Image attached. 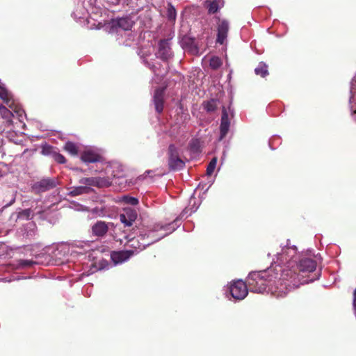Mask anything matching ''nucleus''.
I'll use <instances>...</instances> for the list:
<instances>
[{"label":"nucleus","instance_id":"1","mask_svg":"<svg viewBox=\"0 0 356 356\" xmlns=\"http://www.w3.org/2000/svg\"><path fill=\"white\" fill-rule=\"evenodd\" d=\"M316 268V262L315 260L310 258L301 259L297 265L298 273L290 270L284 273L283 279L289 282V283L284 284L286 289H296L301 284L312 282V279L308 280L306 278L307 274L314 271Z\"/></svg>","mask_w":356,"mask_h":356},{"label":"nucleus","instance_id":"2","mask_svg":"<svg viewBox=\"0 0 356 356\" xmlns=\"http://www.w3.org/2000/svg\"><path fill=\"white\" fill-rule=\"evenodd\" d=\"M276 277L273 270L268 268L264 270L251 272L247 278V283L251 291L263 293Z\"/></svg>","mask_w":356,"mask_h":356},{"label":"nucleus","instance_id":"3","mask_svg":"<svg viewBox=\"0 0 356 356\" xmlns=\"http://www.w3.org/2000/svg\"><path fill=\"white\" fill-rule=\"evenodd\" d=\"M167 154L170 170L178 171L185 167L184 161L180 158L179 149L174 144L169 145Z\"/></svg>","mask_w":356,"mask_h":356},{"label":"nucleus","instance_id":"4","mask_svg":"<svg viewBox=\"0 0 356 356\" xmlns=\"http://www.w3.org/2000/svg\"><path fill=\"white\" fill-rule=\"evenodd\" d=\"M248 283L243 282L242 280H237L233 282L229 286V292L232 296L236 300L244 299L248 293Z\"/></svg>","mask_w":356,"mask_h":356},{"label":"nucleus","instance_id":"5","mask_svg":"<svg viewBox=\"0 0 356 356\" xmlns=\"http://www.w3.org/2000/svg\"><path fill=\"white\" fill-rule=\"evenodd\" d=\"M79 182L88 187L105 188L111 185V181L108 177H83L79 179Z\"/></svg>","mask_w":356,"mask_h":356},{"label":"nucleus","instance_id":"6","mask_svg":"<svg viewBox=\"0 0 356 356\" xmlns=\"http://www.w3.org/2000/svg\"><path fill=\"white\" fill-rule=\"evenodd\" d=\"M158 52L156 56L162 60L166 61L171 58L173 56L172 51L170 47V43L169 39L160 40L158 44Z\"/></svg>","mask_w":356,"mask_h":356},{"label":"nucleus","instance_id":"7","mask_svg":"<svg viewBox=\"0 0 356 356\" xmlns=\"http://www.w3.org/2000/svg\"><path fill=\"white\" fill-rule=\"evenodd\" d=\"M135 22L132 20L130 15H126L122 17H118L111 20V27L113 29H120L124 31L131 30Z\"/></svg>","mask_w":356,"mask_h":356},{"label":"nucleus","instance_id":"8","mask_svg":"<svg viewBox=\"0 0 356 356\" xmlns=\"http://www.w3.org/2000/svg\"><path fill=\"white\" fill-rule=\"evenodd\" d=\"M163 236H160L158 239L154 241H151L147 243H140L138 238H136L134 236L131 237L130 235H125L124 238L127 239V243L129 246L132 248L131 250H134L135 254L140 252V251L145 249L146 247L149 246L150 244L154 242L158 241Z\"/></svg>","mask_w":356,"mask_h":356},{"label":"nucleus","instance_id":"9","mask_svg":"<svg viewBox=\"0 0 356 356\" xmlns=\"http://www.w3.org/2000/svg\"><path fill=\"white\" fill-rule=\"evenodd\" d=\"M58 185L57 179L55 178H45L36 182L33 189L37 193H42L54 188Z\"/></svg>","mask_w":356,"mask_h":356},{"label":"nucleus","instance_id":"10","mask_svg":"<svg viewBox=\"0 0 356 356\" xmlns=\"http://www.w3.org/2000/svg\"><path fill=\"white\" fill-rule=\"evenodd\" d=\"M138 217L137 211L132 208L124 209L123 213L119 216L120 220L124 224V227H130Z\"/></svg>","mask_w":356,"mask_h":356},{"label":"nucleus","instance_id":"11","mask_svg":"<svg viewBox=\"0 0 356 356\" xmlns=\"http://www.w3.org/2000/svg\"><path fill=\"white\" fill-rule=\"evenodd\" d=\"M165 88H157L154 90L153 101L155 110L158 113H161L164 107Z\"/></svg>","mask_w":356,"mask_h":356},{"label":"nucleus","instance_id":"12","mask_svg":"<svg viewBox=\"0 0 356 356\" xmlns=\"http://www.w3.org/2000/svg\"><path fill=\"white\" fill-rule=\"evenodd\" d=\"M229 127L230 120L229 119L228 113L225 107L223 106L222 110V115L220 125L219 140H222L226 137L229 130Z\"/></svg>","mask_w":356,"mask_h":356},{"label":"nucleus","instance_id":"13","mask_svg":"<svg viewBox=\"0 0 356 356\" xmlns=\"http://www.w3.org/2000/svg\"><path fill=\"white\" fill-rule=\"evenodd\" d=\"M229 23L227 20L222 19L220 20L217 24V38H216V42L219 43L220 44H222L225 41L227 33L229 31Z\"/></svg>","mask_w":356,"mask_h":356},{"label":"nucleus","instance_id":"14","mask_svg":"<svg viewBox=\"0 0 356 356\" xmlns=\"http://www.w3.org/2000/svg\"><path fill=\"white\" fill-rule=\"evenodd\" d=\"M134 254H135L134 250L113 251L111 253V258L115 264H121L127 261Z\"/></svg>","mask_w":356,"mask_h":356},{"label":"nucleus","instance_id":"15","mask_svg":"<svg viewBox=\"0 0 356 356\" xmlns=\"http://www.w3.org/2000/svg\"><path fill=\"white\" fill-rule=\"evenodd\" d=\"M91 230L93 236L104 237L108 231V223L98 220L92 226Z\"/></svg>","mask_w":356,"mask_h":356},{"label":"nucleus","instance_id":"16","mask_svg":"<svg viewBox=\"0 0 356 356\" xmlns=\"http://www.w3.org/2000/svg\"><path fill=\"white\" fill-rule=\"evenodd\" d=\"M101 159L99 154L91 150L84 151L81 155V160L84 163H96L100 161Z\"/></svg>","mask_w":356,"mask_h":356},{"label":"nucleus","instance_id":"17","mask_svg":"<svg viewBox=\"0 0 356 356\" xmlns=\"http://www.w3.org/2000/svg\"><path fill=\"white\" fill-rule=\"evenodd\" d=\"M92 191V190L90 187L86 186H74L70 188L69 195L70 196L75 197L83 194H88Z\"/></svg>","mask_w":356,"mask_h":356},{"label":"nucleus","instance_id":"18","mask_svg":"<svg viewBox=\"0 0 356 356\" xmlns=\"http://www.w3.org/2000/svg\"><path fill=\"white\" fill-rule=\"evenodd\" d=\"M166 17L169 22H175L177 18V10L171 2L167 3Z\"/></svg>","mask_w":356,"mask_h":356},{"label":"nucleus","instance_id":"19","mask_svg":"<svg viewBox=\"0 0 356 356\" xmlns=\"http://www.w3.org/2000/svg\"><path fill=\"white\" fill-rule=\"evenodd\" d=\"M218 101L215 99H211L203 103L204 108L209 113L214 112L218 108Z\"/></svg>","mask_w":356,"mask_h":356},{"label":"nucleus","instance_id":"20","mask_svg":"<svg viewBox=\"0 0 356 356\" xmlns=\"http://www.w3.org/2000/svg\"><path fill=\"white\" fill-rule=\"evenodd\" d=\"M122 3L124 6L129 7L132 10H135L136 13H138L143 9V7L140 6V4L134 0H123Z\"/></svg>","mask_w":356,"mask_h":356},{"label":"nucleus","instance_id":"21","mask_svg":"<svg viewBox=\"0 0 356 356\" xmlns=\"http://www.w3.org/2000/svg\"><path fill=\"white\" fill-rule=\"evenodd\" d=\"M0 99L7 104L12 100L11 94L9 91L3 86H0Z\"/></svg>","mask_w":356,"mask_h":356},{"label":"nucleus","instance_id":"22","mask_svg":"<svg viewBox=\"0 0 356 356\" xmlns=\"http://www.w3.org/2000/svg\"><path fill=\"white\" fill-rule=\"evenodd\" d=\"M254 72L257 75L265 77L268 74V67L264 63H259V65L255 68Z\"/></svg>","mask_w":356,"mask_h":356},{"label":"nucleus","instance_id":"23","mask_svg":"<svg viewBox=\"0 0 356 356\" xmlns=\"http://www.w3.org/2000/svg\"><path fill=\"white\" fill-rule=\"evenodd\" d=\"M64 149L72 156H76L79 152L77 145L70 141L65 143Z\"/></svg>","mask_w":356,"mask_h":356},{"label":"nucleus","instance_id":"24","mask_svg":"<svg viewBox=\"0 0 356 356\" xmlns=\"http://www.w3.org/2000/svg\"><path fill=\"white\" fill-rule=\"evenodd\" d=\"M35 264V261L29 259H19L17 261V266L18 268H29Z\"/></svg>","mask_w":356,"mask_h":356},{"label":"nucleus","instance_id":"25","mask_svg":"<svg viewBox=\"0 0 356 356\" xmlns=\"http://www.w3.org/2000/svg\"><path fill=\"white\" fill-rule=\"evenodd\" d=\"M222 62L220 58L218 56H212L209 60V66L212 70H216L220 67Z\"/></svg>","mask_w":356,"mask_h":356},{"label":"nucleus","instance_id":"26","mask_svg":"<svg viewBox=\"0 0 356 356\" xmlns=\"http://www.w3.org/2000/svg\"><path fill=\"white\" fill-rule=\"evenodd\" d=\"M216 163H217V158L213 157L210 161L209 165H207V171H206L207 175L211 176L213 174V172H214V170L216 168Z\"/></svg>","mask_w":356,"mask_h":356},{"label":"nucleus","instance_id":"27","mask_svg":"<svg viewBox=\"0 0 356 356\" xmlns=\"http://www.w3.org/2000/svg\"><path fill=\"white\" fill-rule=\"evenodd\" d=\"M122 199L124 203L133 206L137 205L139 202L137 198L128 195L123 196Z\"/></svg>","mask_w":356,"mask_h":356},{"label":"nucleus","instance_id":"28","mask_svg":"<svg viewBox=\"0 0 356 356\" xmlns=\"http://www.w3.org/2000/svg\"><path fill=\"white\" fill-rule=\"evenodd\" d=\"M219 9L218 3L216 1H212L209 5V13L210 14H214L218 12Z\"/></svg>","mask_w":356,"mask_h":356},{"label":"nucleus","instance_id":"29","mask_svg":"<svg viewBox=\"0 0 356 356\" xmlns=\"http://www.w3.org/2000/svg\"><path fill=\"white\" fill-rule=\"evenodd\" d=\"M54 160L58 163H65L66 162V159L63 155L59 153L54 154Z\"/></svg>","mask_w":356,"mask_h":356},{"label":"nucleus","instance_id":"30","mask_svg":"<svg viewBox=\"0 0 356 356\" xmlns=\"http://www.w3.org/2000/svg\"><path fill=\"white\" fill-rule=\"evenodd\" d=\"M31 213L32 211L31 209H24L19 212V216L24 217L26 219L29 220L31 218Z\"/></svg>","mask_w":356,"mask_h":356},{"label":"nucleus","instance_id":"31","mask_svg":"<svg viewBox=\"0 0 356 356\" xmlns=\"http://www.w3.org/2000/svg\"><path fill=\"white\" fill-rule=\"evenodd\" d=\"M351 93H352V97L350 98V100L354 101L355 99L356 98V90L354 88V85L353 84V87L351 88Z\"/></svg>","mask_w":356,"mask_h":356},{"label":"nucleus","instance_id":"32","mask_svg":"<svg viewBox=\"0 0 356 356\" xmlns=\"http://www.w3.org/2000/svg\"><path fill=\"white\" fill-rule=\"evenodd\" d=\"M353 296V306L356 309V289L354 291Z\"/></svg>","mask_w":356,"mask_h":356},{"label":"nucleus","instance_id":"33","mask_svg":"<svg viewBox=\"0 0 356 356\" xmlns=\"http://www.w3.org/2000/svg\"><path fill=\"white\" fill-rule=\"evenodd\" d=\"M114 239H115V241H120V243H122V239H120V238H117V237H116V236H114Z\"/></svg>","mask_w":356,"mask_h":356},{"label":"nucleus","instance_id":"34","mask_svg":"<svg viewBox=\"0 0 356 356\" xmlns=\"http://www.w3.org/2000/svg\"><path fill=\"white\" fill-rule=\"evenodd\" d=\"M166 227H167V226H161V227H160V229H165Z\"/></svg>","mask_w":356,"mask_h":356},{"label":"nucleus","instance_id":"35","mask_svg":"<svg viewBox=\"0 0 356 356\" xmlns=\"http://www.w3.org/2000/svg\"><path fill=\"white\" fill-rule=\"evenodd\" d=\"M134 1L139 3V1H140L141 0H134Z\"/></svg>","mask_w":356,"mask_h":356},{"label":"nucleus","instance_id":"36","mask_svg":"<svg viewBox=\"0 0 356 356\" xmlns=\"http://www.w3.org/2000/svg\"><path fill=\"white\" fill-rule=\"evenodd\" d=\"M2 176L1 170H0V177Z\"/></svg>","mask_w":356,"mask_h":356}]
</instances>
